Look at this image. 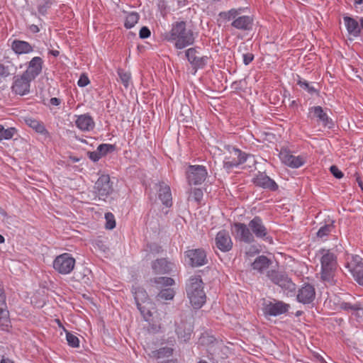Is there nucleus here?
I'll list each match as a JSON object with an SVG mask.
<instances>
[{
  "label": "nucleus",
  "instance_id": "nucleus-1",
  "mask_svg": "<svg viewBox=\"0 0 363 363\" xmlns=\"http://www.w3.org/2000/svg\"><path fill=\"white\" fill-rule=\"evenodd\" d=\"M163 38L168 42H174L175 48L179 50L193 45L195 41L193 30L184 21L174 23L171 30L163 35Z\"/></svg>",
  "mask_w": 363,
  "mask_h": 363
},
{
  "label": "nucleus",
  "instance_id": "nucleus-2",
  "mask_svg": "<svg viewBox=\"0 0 363 363\" xmlns=\"http://www.w3.org/2000/svg\"><path fill=\"white\" fill-rule=\"evenodd\" d=\"M186 290L192 306L194 308H201L206 299L201 278L199 276L191 277L186 284Z\"/></svg>",
  "mask_w": 363,
  "mask_h": 363
},
{
  "label": "nucleus",
  "instance_id": "nucleus-3",
  "mask_svg": "<svg viewBox=\"0 0 363 363\" xmlns=\"http://www.w3.org/2000/svg\"><path fill=\"white\" fill-rule=\"evenodd\" d=\"M319 253L321 255L320 258L321 279L325 281L331 282L338 266L337 256L330 250L324 248L320 249Z\"/></svg>",
  "mask_w": 363,
  "mask_h": 363
},
{
  "label": "nucleus",
  "instance_id": "nucleus-4",
  "mask_svg": "<svg viewBox=\"0 0 363 363\" xmlns=\"http://www.w3.org/2000/svg\"><path fill=\"white\" fill-rule=\"evenodd\" d=\"M345 267L354 280L359 285L363 286V258L358 255H348Z\"/></svg>",
  "mask_w": 363,
  "mask_h": 363
},
{
  "label": "nucleus",
  "instance_id": "nucleus-5",
  "mask_svg": "<svg viewBox=\"0 0 363 363\" xmlns=\"http://www.w3.org/2000/svg\"><path fill=\"white\" fill-rule=\"evenodd\" d=\"M267 276L275 284L279 286L287 296H292L296 291V284L288 275L276 270L267 272Z\"/></svg>",
  "mask_w": 363,
  "mask_h": 363
},
{
  "label": "nucleus",
  "instance_id": "nucleus-6",
  "mask_svg": "<svg viewBox=\"0 0 363 363\" xmlns=\"http://www.w3.org/2000/svg\"><path fill=\"white\" fill-rule=\"evenodd\" d=\"M75 263V259L72 255L65 252L55 258L52 262V267L59 274L66 275L72 272Z\"/></svg>",
  "mask_w": 363,
  "mask_h": 363
},
{
  "label": "nucleus",
  "instance_id": "nucleus-7",
  "mask_svg": "<svg viewBox=\"0 0 363 363\" xmlns=\"http://www.w3.org/2000/svg\"><path fill=\"white\" fill-rule=\"evenodd\" d=\"M113 182L108 174L101 175L94 184V193L99 200L106 201L113 193Z\"/></svg>",
  "mask_w": 363,
  "mask_h": 363
},
{
  "label": "nucleus",
  "instance_id": "nucleus-8",
  "mask_svg": "<svg viewBox=\"0 0 363 363\" xmlns=\"http://www.w3.org/2000/svg\"><path fill=\"white\" fill-rule=\"evenodd\" d=\"M207 175V169L203 165H189L186 171V179L189 185L202 184Z\"/></svg>",
  "mask_w": 363,
  "mask_h": 363
},
{
  "label": "nucleus",
  "instance_id": "nucleus-9",
  "mask_svg": "<svg viewBox=\"0 0 363 363\" xmlns=\"http://www.w3.org/2000/svg\"><path fill=\"white\" fill-rule=\"evenodd\" d=\"M185 55L190 63L194 73L198 69H203L208 64L209 57L208 56H201L199 55V48H190L185 51Z\"/></svg>",
  "mask_w": 363,
  "mask_h": 363
},
{
  "label": "nucleus",
  "instance_id": "nucleus-10",
  "mask_svg": "<svg viewBox=\"0 0 363 363\" xmlns=\"http://www.w3.org/2000/svg\"><path fill=\"white\" fill-rule=\"evenodd\" d=\"M250 155L238 148H233L230 152V155L225 157L223 161V167L229 171L234 167L246 162Z\"/></svg>",
  "mask_w": 363,
  "mask_h": 363
},
{
  "label": "nucleus",
  "instance_id": "nucleus-11",
  "mask_svg": "<svg viewBox=\"0 0 363 363\" xmlns=\"http://www.w3.org/2000/svg\"><path fill=\"white\" fill-rule=\"evenodd\" d=\"M290 308V305L281 301H264L262 311L264 315L277 316L286 313Z\"/></svg>",
  "mask_w": 363,
  "mask_h": 363
},
{
  "label": "nucleus",
  "instance_id": "nucleus-12",
  "mask_svg": "<svg viewBox=\"0 0 363 363\" xmlns=\"http://www.w3.org/2000/svg\"><path fill=\"white\" fill-rule=\"evenodd\" d=\"M184 256L187 259V263L192 267H198L207 264L206 253L202 248L186 250Z\"/></svg>",
  "mask_w": 363,
  "mask_h": 363
},
{
  "label": "nucleus",
  "instance_id": "nucleus-13",
  "mask_svg": "<svg viewBox=\"0 0 363 363\" xmlns=\"http://www.w3.org/2000/svg\"><path fill=\"white\" fill-rule=\"evenodd\" d=\"M135 301L136 302L137 307L142 314L145 321H149L152 314L147 305L150 304L147 301V295L142 289H138L135 293Z\"/></svg>",
  "mask_w": 363,
  "mask_h": 363
},
{
  "label": "nucleus",
  "instance_id": "nucleus-14",
  "mask_svg": "<svg viewBox=\"0 0 363 363\" xmlns=\"http://www.w3.org/2000/svg\"><path fill=\"white\" fill-rule=\"evenodd\" d=\"M343 21L350 36L359 37L363 31V18H352L348 16H343Z\"/></svg>",
  "mask_w": 363,
  "mask_h": 363
},
{
  "label": "nucleus",
  "instance_id": "nucleus-15",
  "mask_svg": "<svg viewBox=\"0 0 363 363\" xmlns=\"http://www.w3.org/2000/svg\"><path fill=\"white\" fill-rule=\"evenodd\" d=\"M248 226L254 237L263 239L264 240H272V238L269 235L268 230L264 225L263 221L259 216H255L249 222Z\"/></svg>",
  "mask_w": 363,
  "mask_h": 363
},
{
  "label": "nucleus",
  "instance_id": "nucleus-16",
  "mask_svg": "<svg viewBox=\"0 0 363 363\" xmlns=\"http://www.w3.org/2000/svg\"><path fill=\"white\" fill-rule=\"evenodd\" d=\"M315 289L311 284H303L297 291L296 300L304 305L310 304L315 298Z\"/></svg>",
  "mask_w": 363,
  "mask_h": 363
},
{
  "label": "nucleus",
  "instance_id": "nucleus-17",
  "mask_svg": "<svg viewBox=\"0 0 363 363\" xmlns=\"http://www.w3.org/2000/svg\"><path fill=\"white\" fill-rule=\"evenodd\" d=\"M31 79L23 73L13 77V82L11 86V90L16 94L23 96L30 91Z\"/></svg>",
  "mask_w": 363,
  "mask_h": 363
},
{
  "label": "nucleus",
  "instance_id": "nucleus-18",
  "mask_svg": "<svg viewBox=\"0 0 363 363\" xmlns=\"http://www.w3.org/2000/svg\"><path fill=\"white\" fill-rule=\"evenodd\" d=\"M236 239L245 243L250 244L255 242V237L248 225L242 223H235L233 225Z\"/></svg>",
  "mask_w": 363,
  "mask_h": 363
},
{
  "label": "nucleus",
  "instance_id": "nucleus-19",
  "mask_svg": "<svg viewBox=\"0 0 363 363\" xmlns=\"http://www.w3.org/2000/svg\"><path fill=\"white\" fill-rule=\"evenodd\" d=\"M216 247L223 252H228L233 248V240L229 233L225 230H220L215 238Z\"/></svg>",
  "mask_w": 363,
  "mask_h": 363
},
{
  "label": "nucleus",
  "instance_id": "nucleus-20",
  "mask_svg": "<svg viewBox=\"0 0 363 363\" xmlns=\"http://www.w3.org/2000/svg\"><path fill=\"white\" fill-rule=\"evenodd\" d=\"M279 156L282 162L291 168H298L306 162V160L303 156H295L291 152L286 150H281Z\"/></svg>",
  "mask_w": 363,
  "mask_h": 363
},
{
  "label": "nucleus",
  "instance_id": "nucleus-21",
  "mask_svg": "<svg viewBox=\"0 0 363 363\" xmlns=\"http://www.w3.org/2000/svg\"><path fill=\"white\" fill-rule=\"evenodd\" d=\"M43 60L40 57H34L28 62L26 70L23 72L29 79L34 80L43 69Z\"/></svg>",
  "mask_w": 363,
  "mask_h": 363
},
{
  "label": "nucleus",
  "instance_id": "nucleus-22",
  "mask_svg": "<svg viewBox=\"0 0 363 363\" xmlns=\"http://www.w3.org/2000/svg\"><path fill=\"white\" fill-rule=\"evenodd\" d=\"M253 183L257 186L269 189L270 191H274L278 189V185L277 183L269 177H268L264 172H259L256 177L253 179Z\"/></svg>",
  "mask_w": 363,
  "mask_h": 363
},
{
  "label": "nucleus",
  "instance_id": "nucleus-23",
  "mask_svg": "<svg viewBox=\"0 0 363 363\" xmlns=\"http://www.w3.org/2000/svg\"><path fill=\"white\" fill-rule=\"evenodd\" d=\"M313 114V118H315L318 122L321 123L323 126L331 128L332 120L320 106H315L309 108V116Z\"/></svg>",
  "mask_w": 363,
  "mask_h": 363
},
{
  "label": "nucleus",
  "instance_id": "nucleus-24",
  "mask_svg": "<svg viewBox=\"0 0 363 363\" xmlns=\"http://www.w3.org/2000/svg\"><path fill=\"white\" fill-rule=\"evenodd\" d=\"M158 197L164 205L169 207L172 205V197L170 187L164 182L158 183Z\"/></svg>",
  "mask_w": 363,
  "mask_h": 363
},
{
  "label": "nucleus",
  "instance_id": "nucleus-25",
  "mask_svg": "<svg viewBox=\"0 0 363 363\" xmlns=\"http://www.w3.org/2000/svg\"><path fill=\"white\" fill-rule=\"evenodd\" d=\"M75 125L82 131H90L94 129L95 123L89 113H85L77 116Z\"/></svg>",
  "mask_w": 363,
  "mask_h": 363
},
{
  "label": "nucleus",
  "instance_id": "nucleus-26",
  "mask_svg": "<svg viewBox=\"0 0 363 363\" xmlns=\"http://www.w3.org/2000/svg\"><path fill=\"white\" fill-rule=\"evenodd\" d=\"M252 23L253 18L251 16L238 15L232 21L231 26L238 30H249L252 28Z\"/></svg>",
  "mask_w": 363,
  "mask_h": 363
},
{
  "label": "nucleus",
  "instance_id": "nucleus-27",
  "mask_svg": "<svg viewBox=\"0 0 363 363\" xmlns=\"http://www.w3.org/2000/svg\"><path fill=\"white\" fill-rule=\"evenodd\" d=\"M11 49L17 55L28 54L33 51V47L28 42L21 40H14Z\"/></svg>",
  "mask_w": 363,
  "mask_h": 363
},
{
  "label": "nucleus",
  "instance_id": "nucleus-28",
  "mask_svg": "<svg viewBox=\"0 0 363 363\" xmlns=\"http://www.w3.org/2000/svg\"><path fill=\"white\" fill-rule=\"evenodd\" d=\"M24 121L26 124L36 133L45 136L49 135V133L42 121L32 117L26 118Z\"/></svg>",
  "mask_w": 363,
  "mask_h": 363
},
{
  "label": "nucleus",
  "instance_id": "nucleus-29",
  "mask_svg": "<svg viewBox=\"0 0 363 363\" xmlns=\"http://www.w3.org/2000/svg\"><path fill=\"white\" fill-rule=\"evenodd\" d=\"M192 330V326L189 323L184 322H181L179 324L177 323L176 333L178 337L182 339L184 342L190 339Z\"/></svg>",
  "mask_w": 363,
  "mask_h": 363
},
{
  "label": "nucleus",
  "instance_id": "nucleus-30",
  "mask_svg": "<svg viewBox=\"0 0 363 363\" xmlns=\"http://www.w3.org/2000/svg\"><path fill=\"white\" fill-rule=\"evenodd\" d=\"M271 264L272 261L269 258L264 255H259L252 263V267L257 272L263 273Z\"/></svg>",
  "mask_w": 363,
  "mask_h": 363
},
{
  "label": "nucleus",
  "instance_id": "nucleus-31",
  "mask_svg": "<svg viewBox=\"0 0 363 363\" xmlns=\"http://www.w3.org/2000/svg\"><path fill=\"white\" fill-rule=\"evenodd\" d=\"M173 351L174 350L172 347H164L160 348L157 350L152 351L150 353L148 354V355L150 357L158 359L172 356L173 354Z\"/></svg>",
  "mask_w": 363,
  "mask_h": 363
},
{
  "label": "nucleus",
  "instance_id": "nucleus-32",
  "mask_svg": "<svg viewBox=\"0 0 363 363\" xmlns=\"http://www.w3.org/2000/svg\"><path fill=\"white\" fill-rule=\"evenodd\" d=\"M152 267L157 274H164L168 271L167 262L164 259H160L155 261Z\"/></svg>",
  "mask_w": 363,
  "mask_h": 363
},
{
  "label": "nucleus",
  "instance_id": "nucleus-33",
  "mask_svg": "<svg viewBox=\"0 0 363 363\" xmlns=\"http://www.w3.org/2000/svg\"><path fill=\"white\" fill-rule=\"evenodd\" d=\"M57 322L60 327H62L64 330V331L66 333V339L67 341L68 345L72 347H79V338L72 334L70 332L67 330L61 324L60 321L59 320H57Z\"/></svg>",
  "mask_w": 363,
  "mask_h": 363
},
{
  "label": "nucleus",
  "instance_id": "nucleus-34",
  "mask_svg": "<svg viewBox=\"0 0 363 363\" xmlns=\"http://www.w3.org/2000/svg\"><path fill=\"white\" fill-rule=\"evenodd\" d=\"M10 320L9 318V311L6 308L0 309V328L2 330H8L10 327Z\"/></svg>",
  "mask_w": 363,
  "mask_h": 363
},
{
  "label": "nucleus",
  "instance_id": "nucleus-35",
  "mask_svg": "<svg viewBox=\"0 0 363 363\" xmlns=\"http://www.w3.org/2000/svg\"><path fill=\"white\" fill-rule=\"evenodd\" d=\"M242 9H232L228 11H222L219 13V16L225 21H234L235 18L240 14Z\"/></svg>",
  "mask_w": 363,
  "mask_h": 363
},
{
  "label": "nucleus",
  "instance_id": "nucleus-36",
  "mask_svg": "<svg viewBox=\"0 0 363 363\" xmlns=\"http://www.w3.org/2000/svg\"><path fill=\"white\" fill-rule=\"evenodd\" d=\"M16 133L17 130L15 128H4V127L0 124V141L11 139Z\"/></svg>",
  "mask_w": 363,
  "mask_h": 363
},
{
  "label": "nucleus",
  "instance_id": "nucleus-37",
  "mask_svg": "<svg viewBox=\"0 0 363 363\" xmlns=\"http://www.w3.org/2000/svg\"><path fill=\"white\" fill-rule=\"evenodd\" d=\"M37 9L40 14L45 16L52 5L51 0H36Z\"/></svg>",
  "mask_w": 363,
  "mask_h": 363
},
{
  "label": "nucleus",
  "instance_id": "nucleus-38",
  "mask_svg": "<svg viewBox=\"0 0 363 363\" xmlns=\"http://www.w3.org/2000/svg\"><path fill=\"white\" fill-rule=\"evenodd\" d=\"M138 20L139 15L135 12H132L126 16L124 26L126 28H131L138 23Z\"/></svg>",
  "mask_w": 363,
  "mask_h": 363
},
{
  "label": "nucleus",
  "instance_id": "nucleus-39",
  "mask_svg": "<svg viewBox=\"0 0 363 363\" xmlns=\"http://www.w3.org/2000/svg\"><path fill=\"white\" fill-rule=\"evenodd\" d=\"M333 228L334 225L333 223L324 225L318 230L316 233L317 237L321 239H324L332 232Z\"/></svg>",
  "mask_w": 363,
  "mask_h": 363
},
{
  "label": "nucleus",
  "instance_id": "nucleus-40",
  "mask_svg": "<svg viewBox=\"0 0 363 363\" xmlns=\"http://www.w3.org/2000/svg\"><path fill=\"white\" fill-rule=\"evenodd\" d=\"M174 296V291L172 289H165L161 290V291L157 294V299L158 301H168L172 300Z\"/></svg>",
  "mask_w": 363,
  "mask_h": 363
},
{
  "label": "nucleus",
  "instance_id": "nucleus-41",
  "mask_svg": "<svg viewBox=\"0 0 363 363\" xmlns=\"http://www.w3.org/2000/svg\"><path fill=\"white\" fill-rule=\"evenodd\" d=\"M116 149L114 145L103 143L97 147V150L101 154V157L106 156L108 153L113 152Z\"/></svg>",
  "mask_w": 363,
  "mask_h": 363
},
{
  "label": "nucleus",
  "instance_id": "nucleus-42",
  "mask_svg": "<svg viewBox=\"0 0 363 363\" xmlns=\"http://www.w3.org/2000/svg\"><path fill=\"white\" fill-rule=\"evenodd\" d=\"M340 308L347 311H357L362 308L361 304L359 303H356L354 304H352L348 302H342L340 304Z\"/></svg>",
  "mask_w": 363,
  "mask_h": 363
},
{
  "label": "nucleus",
  "instance_id": "nucleus-43",
  "mask_svg": "<svg viewBox=\"0 0 363 363\" xmlns=\"http://www.w3.org/2000/svg\"><path fill=\"white\" fill-rule=\"evenodd\" d=\"M117 72L124 86L128 87L130 80V74L123 69H118Z\"/></svg>",
  "mask_w": 363,
  "mask_h": 363
},
{
  "label": "nucleus",
  "instance_id": "nucleus-44",
  "mask_svg": "<svg viewBox=\"0 0 363 363\" xmlns=\"http://www.w3.org/2000/svg\"><path fill=\"white\" fill-rule=\"evenodd\" d=\"M106 228L112 230L116 227L115 217L112 213H106L105 214Z\"/></svg>",
  "mask_w": 363,
  "mask_h": 363
},
{
  "label": "nucleus",
  "instance_id": "nucleus-45",
  "mask_svg": "<svg viewBox=\"0 0 363 363\" xmlns=\"http://www.w3.org/2000/svg\"><path fill=\"white\" fill-rule=\"evenodd\" d=\"M154 282L158 285L166 286H172L174 284V281L173 279H172L170 277H164L155 278L154 280Z\"/></svg>",
  "mask_w": 363,
  "mask_h": 363
},
{
  "label": "nucleus",
  "instance_id": "nucleus-46",
  "mask_svg": "<svg viewBox=\"0 0 363 363\" xmlns=\"http://www.w3.org/2000/svg\"><path fill=\"white\" fill-rule=\"evenodd\" d=\"M297 84L303 89H306L311 94L316 91L313 86H311L307 81L304 80L300 77H298Z\"/></svg>",
  "mask_w": 363,
  "mask_h": 363
},
{
  "label": "nucleus",
  "instance_id": "nucleus-47",
  "mask_svg": "<svg viewBox=\"0 0 363 363\" xmlns=\"http://www.w3.org/2000/svg\"><path fill=\"white\" fill-rule=\"evenodd\" d=\"M199 341L202 345H208L213 344L216 341V338L208 334H203Z\"/></svg>",
  "mask_w": 363,
  "mask_h": 363
},
{
  "label": "nucleus",
  "instance_id": "nucleus-48",
  "mask_svg": "<svg viewBox=\"0 0 363 363\" xmlns=\"http://www.w3.org/2000/svg\"><path fill=\"white\" fill-rule=\"evenodd\" d=\"M203 191L201 189L195 188L192 189V191L189 197V199H190V198L192 197L196 202H200L203 198Z\"/></svg>",
  "mask_w": 363,
  "mask_h": 363
},
{
  "label": "nucleus",
  "instance_id": "nucleus-49",
  "mask_svg": "<svg viewBox=\"0 0 363 363\" xmlns=\"http://www.w3.org/2000/svg\"><path fill=\"white\" fill-rule=\"evenodd\" d=\"M330 171L332 174L337 179H341L344 176L343 173L335 165H332L330 168Z\"/></svg>",
  "mask_w": 363,
  "mask_h": 363
},
{
  "label": "nucleus",
  "instance_id": "nucleus-50",
  "mask_svg": "<svg viewBox=\"0 0 363 363\" xmlns=\"http://www.w3.org/2000/svg\"><path fill=\"white\" fill-rule=\"evenodd\" d=\"M88 157L91 161L94 162H98L102 157L97 149L96 151L89 152Z\"/></svg>",
  "mask_w": 363,
  "mask_h": 363
},
{
  "label": "nucleus",
  "instance_id": "nucleus-51",
  "mask_svg": "<svg viewBox=\"0 0 363 363\" xmlns=\"http://www.w3.org/2000/svg\"><path fill=\"white\" fill-rule=\"evenodd\" d=\"M89 79L85 74H82L77 82V84L80 87H84L89 84Z\"/></svg>",
  "mask_w": 363,
  "mask_h": 363
},
{
  "label": "nucleus",
  "instance_id": "nucleus-52",
  "mask_svg": "<svg viewBox=\"0 0 363 363\" xmlns=\"http://www.w3.org/2000/svg\"><path fill=\"white\" fill-rule=\"evenodd\" d=\"M150 34L151 33L150 29L146 26H143L139 33L140 38L142 39L147 38L150 37Z\"/></svg>",
  "mask_w": 363,
  "mask_h": 363
},
{
  "label": "nucleus",
  "instance_id": "nucleus-53",
  "mask_svg": "<svg viewBox=\"0 0 363 363\" xmlns=\"http://www.w3.org/2000/svg\"><path fill=\"white\" fill-rule=\"evenodd\" d=\"M243 63L245 65H249L254 60V55L252 53H245L242 55Z\"/></svg>",
  "mask_w": 363,
  "mask_h": 363
},
{
  "label": "nucleus",
  "instance_id": "nucleus-54",
  "mask_svg": "<svg viewBox=\"0 0 363 363\" xmlns=\"http://www.w3.org/2000/svg\"><path fill=\"white\" fill-rule=\"evenodd\" d=\"M9 75L8 67L0 63V77H6Z\"/></svg>",
  "mask_w": 363,
  "mask_h": 363
},
{
  "label": "nucleus",
  "instance_id": "nucleus-55",
  "mask_svg": "<svg viewBox=\"0 0 363 363\" xmlns=\"http://www.w3.org/2000/svg\"><path fill=\"white\" fill-rule=\"evenodd\" d=\"M354 6L357 11H363V0H354Z\"/></svg>",
  "mask_w": 363,
  "mask_h": 363
},
{
  "label": "nucleus",
  "instance_id": "nucleus-56",
  "mask_svg": "<svg viewBox=\"0 0 363 363\" xmlns=\"http://www.w3.org/2000/svg\"><path fill=\"white\" fill-rule=\"evenodd\" d=\"M29 30L33 33H37L40 31V28L37 25L32 24L29 26Z\"/></svg>",
  "mask_w": 363,
  "mask_h": 363
},
{
  "label": "nucleus",
  "instance_id": "nucleus-57",
  "mask_svg": "<svg viewBox=\"0 0 363 363\" xmlns=\"http://www.w3.org/2000/svg\"><path fill=\"white\" fill-rule=\"evenodd\" d=\"M50 102L52 106H59L61 103V101L58 98L53 97L50 99Z\"/></svg>",
  "mask_w": 363,
  "mask_h": 363
},
{
  "label": "nucleus",
  "instance_id": "nucleus-58",
  "mask_svg": "<svg viewBox=\"0 0 363 363\" xmlns=\"http://www.w3.org/2000/svg\"><path fill=\"white\" fill-rule=\"evenodd\" d=\"M357 182L358 183L359 186L363 192V182L361 180L359 177L357 178Z\"/></svg>",
  "mask_w": 363,
  "mask_h": 363
},
{
  "label": "nucleus",
  "instance_id": "nucleus-59",
  "mask_svg": "<svg viewBox=\"0 0 363 363\" xmlns=\"http://www.w3.org/2000/svg\"><path fill=\"white\" fill-rule=\"evenodd\" d=\"M50 53L55 57H57L60 54V52L58 50H51L50 51Z\"/></svg>",
  "mask_w": 363,
  "mask_h": 363
},
{
  "label": "nucleus",
  "instance_id": "nucleus-60",
  "mask_svg": "<svg viewBox=\"0 0 363 363\" xmlns=\"http://www.w3.org/2000/svg\"><path fill=\"white\" fill-rule=\"evenodd\" d=\"M0 363H14L13 361L9 359H2Z\"/></svg>",
  "mask_w": 363,
  "mask_h": 363
},
{
  "label": "nucleus",
  "instance_id": "nucleus-61",
  "mask_svg": "<svg viewBox=\"0 0 363 363\" xmlns=\"http://www.w3.org/2000/svg\"><path fill=\"white\" fill-rule=\"evenodd\" d=\"M70 158H71L72 161L74 162H77L79 161V159L77 157H71Z\"/></svg>",
  "mask_w": 363,
  "mask_h": 363
},
{
  "label": "nucleus",
  "instance_id": "nucleus-62",
  "mask_svg": "<svg viewBox=\"0 0 363 363\" xmlns=\"http://www.w3.org/2000/svg\"><path fill=\"white\" fill-rule=\"evenodd\" d=\"M4 236L0 234V244L4 242Z\"/></svg>",
  "mask_w": 363,
  "mask_h": 363
},
{
  "label": "nucleus",
  "instance_id": "nucleus-63",
  "mask_svg": "<svg viewBox=\"0 0 363 363\" xmlns=\"http://www.w3.org/2000/svg\"><path fill=\"white\" fill-rule=\"evenodd\" d=\"M198 363H207L205 360H200Z\"/></svg>",
  "mask_w": 363,
  "mask_h": 363
}]
</instances>
